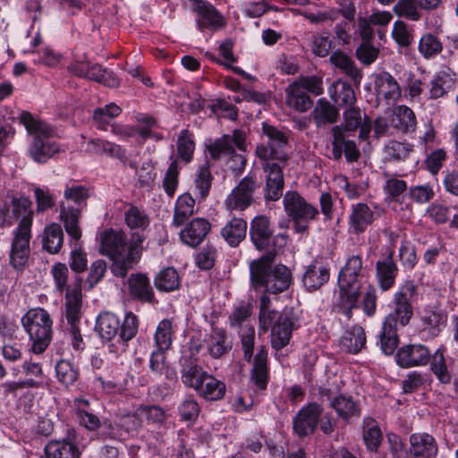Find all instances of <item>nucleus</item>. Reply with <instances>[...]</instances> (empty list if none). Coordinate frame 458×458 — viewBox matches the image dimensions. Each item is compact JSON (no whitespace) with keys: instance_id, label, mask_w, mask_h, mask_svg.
Here are the masks:
<instances>
[{"instance_id":"nucleus-28","label":"nucleus","mask_w":458,"mask_h":458,"mask_svg":"<svg viewBox=\"0 0 458 458\" xmlns=\"http://www.w3.org/2000/svg\"><path fill=\"white\" fill-rule=\"evenodd\" d=\"M210 228V223L207 219L194 218L181 231L180 239L184 244L196 247L204 241Z\"/></svg>"},{"instance_id":"nucleus-22","label":"nucleus","mask_w":458,"mask_h":458,"mask_svg":"<svg viewBox=\"0 0 458 458\" xmlns=\"http://www.w3.org/2000/svg\"><path fill=\"white\" fill-rule=\"evenodd\" d=\"M429 349L421 344H406L395 355L396 362L402 368L425 366L430 361Z\"/></svg>"},{"instance_id":"nucleus-46","label":"nucleus","mask_w":458,"mask_h":458,"mask_svg":"<svg viewBox=\"0 0 458 458\" xmlns=\"http://www.w3.org/2000/svg\"><path fill=\"white\" fill-rule=\"evenodd\" d=\"M195 199L189 193L180 195L175 202L172 225L181 226L195 212Z\"/></svg>"},{"instance_id":"nucleus-10","label":"nucleus","mask_w":458,"mask_h":458,"mask_svg":"<svg viewBox=\"0 0 458 458\" xmlns=\"http://www.w3.org/2000/svg\"><path fill=\"white\" fill-rule=\"evenodd\" d=\"M21 322L32 341V352L42 353L52 339L53 321L50 315L44 309H31L23 316Z\"/></svg>"},{"instance_id":"nucleus-25","label":"nucleus","mask_w":458,"mask_h":458,"mask_svg":"<svg viewBox=\"0 0 458 458\" xmlns=\"http://www.w3.org/2000/svg\"><path fill=\"white\" fill-rule=\"evenodd\" d=\"M268 379L267 352L264 346H260L254 357L253 368L250 371V384L255 391L263 392L267 389Z\"/></svg>"},{"instance_id":"nucleus-20","label":"nucleus","mask_w":458,"mask_h":458,"mask_svg":"<svg viewBox=\"0 0 458 458\" xmlns=\"http://www.w3.org/2000/svg\"><path fill=\"white\" fill-rule=\"evenodd\" d=\"M394 249L387 247L376 263V278L383 292L389 291L394 285L398 276L399 269L394 260Z\"/></svg>"},{"instance_id":"nucleus-2","label":"nucleus","mask_w":458,"mask_h":458,"mask_svg":"<svg viewBox=\"0 0 458 458\" xmlns=\"http://www.w3.org/2000/svg\"><path fill=\"white\" fill-rule=\"evenodd\" d=\"M416 294L417 285L411 280L405 281L394 293L392 300L394 309L385 318L378 335L380 349L386 355L393 354L398 346V327H404L410 324Z\"/></svg>"},{"instance_id":"nucleus-13","label":"nucleus","mask_w":458,"mask_h":458,"mask_svg":"<svg viewBox=\"0 0 458 458\" xmlns=\"http://www.w3.org/2000/svg\"><path fill=\"white\" fill-rule=\"evenodd\" d=\"M260 160L265 179V199L267 200H277L283 195L284 186L283 169L287 165L288 160H278L270 157L267 153L257 156Z\"/></svg>"},{"instance_id":"nucleus-56","label":"nucleus","mask_w":458,"mask_h":458,"mask_svg":"<svg viewBox=\"0 0 458 458\" xmlns=\"http://www.w3.org/2000/svg\"><path fill=\"white\" fill-rule=\"evenodd\" d=\"M386 182L383 186L386 199L389 201L401 203L403 192L407 190V183L404 180L394 175L385 174Z\"/></svg>"},{"instance_id":"nucleus-48","label":"nucleus","mask_w":458,"mask_h":458,"mask_svg":"<svg viewBox=\"0 0 458 458\" xmlns=\"http://www.w3.org/2000/svg\"><path fill=\"white\" fill-rule=\"evenodd\" d=\"M212 174L208 161L199 165L194 179L195 194L199 200L205 199L209 194L212 184Z\"/></svg>"},{"instance_id":"nucleus-51","label":"nucleus","mask_w":458,"mask_h":458,"mask_svg":"<svg viewBox=\"0 0 458 458\" xmlns=\"http://www.w3.org/2000/svg\"><path fill=\"white\" fill-rule=\"evenodd\" d=\"M135 120L140 125V140L144 142L148 139H152L155 141H160L164 136L160 132L154 131L153 129L157 127V119L147 114H138Z\"/></svg>"},{"instance_id":"nucleus-9","label":"nucleus","mask_w":458,"mask_h":458,"mask_svg":"<svg viewBox=\"0 0 458 458\" xmlns=\"http://www.w3.org/2000/svg\"><path fill=\"white\" fill-rule=\"evenodd\" d=\"M208 151L213 159L228 158V166L234 172H241L245 168L246 159L241 153H236V148L240 151L246 150V135L242 131L234 130L230 134H225L216 139L208 147Z\"/></svg>"},{"instance_id":"nucleus-1","label":"nucleus","mask_w":458,"mask_h":458,"mask_svg":"<svg viewBox=\"0 0 458 458\" xmlns=\"http://www.w3.org/2000/svg\"><path fill=\"white\" fill-rule=\"evenodd\" d=\"M416 294L417 285L411 280L405 281L394 293L392 300L394 309L385 318L378 335L380 349L386 355L393 354L398 346V327H404L410 324Z\"/></svg>"},{"instance_id":"nucleus-53","label":"nucleus","mask_w":458,"mask_h":458,"mask_svg":"<svg viewBox=\"0 0 458 458\" xmlns=\"http://www.w3.org/2000/svg\"><path fill=\"white\" fill-rule=\"evenodd\" d=\"M330 62L342 70L354 82L360 83L361 74L351 57L340 51L334 52L330 56Z\"/></svg>"},{"instance_id":"nucleus-7","label":"nucleus","mask_w":458,"mask_h":458,"mask_svg":"<svg viewBox=\"0 0 458 458\" xmlns=\"http://www.w3.org/2000/svg\"><path fill=\"white\" fill-rule=\"evenodd\" d=\"M19 119L31 137L28 152L35 162L46 163L59 151L57 144L51 140L54 130L49 124L26 111L20 114Z\"/></svg>"},{"instance_id":"nucleus-12","label":"nucleus","mask_w":458,"mask_h":458,"mask_svg":"<svg viewBox=\"0 0 458 458\" xmlns=\"http://www.w3.org/2000/svg\"><path fill=\"white\" fill-rule=\"evenodd\" d=\"M251 311L247 304L235 307L229 317L230 327L237 329L241 339L244 360L250 362L253 357L255 328L250 321Z\"/></svg>"},{"instance_id":"nucleus-54","label":"nucleus","mask_w":458,"mask_h":458,"mask_svg":"<svg viewBox=\"0 0 458 458\" xmlns=\"http://www.w3.org/2000/svg\"><path fill=\"white\" fill-rule=\"evenodd\" d=\"M124 219L129 228L138 230L136 233L146 236L145 230L149 225V217L143 210L135 206H131L124 212Z\"/></svg>"},{"instance_id":"nucleus-6","label":"nucleus","mask_w":458,"mask_h":458,"mask_svg":"<svg viewBox=\"0 0 458 458\" xmlns=\"http://www.w3.org/2000/svg\"><path fill=\"white\" fill-rule=\"evenodd\" d=\"M259 330L264 333L271 330V345L281 350L288 345L296 320L286 312L280 313L271 308L270 297L264 295L259 299Z\"/></svg>"},{"instance_id":"nucleus-17","label":"nucleus","mask_w":458,"mask_h":458,"mask_svg":"<svg viewBox=\"0 0 458 458\" xmlns=\"http://www.w3.org/2000/svg\"><path fill=\"white\" fill-rule=\"evenodd\" d=\"M68 69L78 77L95 81L109 88H117L120 85V81L115 75L98 64L74 62L71 64Z\"/></svg>"},{"instance_id":"nucleus-42","label":"nucleus","mask_w":458,"mask_h":458,"mask_svg":"<svg viewBox=\"0 0 458 458\" xmlns=\"http://www.w3.org/2000/svg\"><path fill=\"white\" fill-rule=\"evenodd\" d=\"M195 391L206 400L217 401L225 394V384L208 373Z\"/></svg>"},{"instance_id":"nucleus-63","label":"nucleus","mask_w":458,"mask_h":458,"mask_svg":"<svg viewBox=\"0 0 458 458\" xmlns=\"http://www.w3.org/2000/svg\"><path fill=\"white\" fill-rule=\"evenodd\" d=\"M413 151V146L408 142L391 140L385 147L386 157L391 161H403Z\"/></svg>"},{"instance_id":"nucleus-15","label":"nucleus","mask_w":458,"mask_h":458,"mask_svg":"<svg viewBox=\"0 0 458 458\" xmlns=\"http://www.w3.org/2000/svg\"><path fill=\"white\" fill-rule=\"evenodd\" d=\"M264 135L267 137V144H259L257 146L256 156H261L265 152L268 157L278 160H289V156L285 151L288 146V135L278 130L276 127L264 123L262 124Z\"/></svg>"},{"instance_id":"nucleus-57","label":"nucleus","mask_w":458,"mask_h":458,"mask_svg":"<svg viewBox=\"0 0 458 458\" xmlns=\"http://www.w3.org/2000/svg\"><path fill=\"white\" fill-rule=\"evenodd\" d=\"M430 360V369L437 380L442 384L451 383L452 376L446 365L444 350L437 349L431 355Z\"/></svg>"},{"instance_id":"nucleus-59","label":"nucleus","mask_w":458,"mask_h":458,"mask_svg":"<svg viewBox=\"0 0 458 458\" xmlns=\"http://www.w3.org/2000/svg\"><path fill=\"white\" fill-rule=\"evenodd\" d=\"M155 285L157 290L172 292L179 288L180 277L177 271L173 267L162 269L155 277Z\"/></svg>"},{"instance_id":"nucleus-30","label":"nucleus","mask_w":458,"mask_h":458,"mask_svg":"<svg viewBox=\"0 0 458 458\" xmlns=\"http://www.w3.org/2000/svg\"><path fill=\"white\" fill-rule=\"evenodd\" d=\"M435 438L427 433H414L410 437V454L415 458H434L437 454Z\"/></svg>"},{"instance_id":"nucleus-62","label":"nucleus","mask_w":458,"mask_h":458,"mask_svg":"<svg viewBox=\"0 0 458 458\" xmlns=\"http://www.w3.org/2000/svg\"><path fill=\"white\" fill-rule=\"evenodd\" d=\"M195 149L193 134L189 130H182L177 140V154L182 161L189 163L191 161Z\"/></svg>"},{"instance_id":"nucleus-39","label":"nucleus","mask_w":458,"mask_h":458,"mask_svg":"<svg viewBox=\"0 0 458 458\" xmlns=\"http://www.w3.org/2000/svg\"><path fill=\"white\" fill-rule=\"evenodd\" d=\"M246 234L247 222L240 217L232 218L221 229V236L231 247H237Z\"/></svg>"},{"instance_id":"nucleus-31","label":"nucleus","mask_w":458,"mask_h":458,"mask_svg":"<svg viewBox=\"0 0 458 458\" xmlns=\"http://www.w3.org/2000/svg\"><path fill=\"white\" fill-rule=\"evenodd\" d=\"M329 276L327 266L321 261L314 260L306 267L302 276V283L309 292H313L327 283Z\"/></svg>"},{"instance_id":"nucleus-29","label":"nucleus","mask_w":458,"mask_h":458,"mask_svg":"<svg viewBox=\"0 0 458 458\" xmlns=\"http://www.w3.org/2000/svg\"><path fill=\"white\" fill-rule=\"evenodd\" d=\"M250 240L259 250L266 249L273 235V229L270 221L266 216H257L250 222Z\"/></svg>"},{"instance_id":"nucleus-44","label":"nucleus","mask_w":458,"mask_h":458,"mask_svg":"<svg viewBox=\"0 0 458 458\" xmlns=\"http://www.w3.org/2000/svg\"><path fill=\"white\" fill-rule=\"evenodd\" d=\"M120 329V320L111 312L100 313L96 323V330L99 336L106 341L115 337Z\"/></svg>"},{"instance_id":"nucleus-16","label":"nucleus","mask_w":458,"mask_h":458,"mask_svg":"<svg viewBox=\"0 0 458 458\" xmlns=\"http://www.w3.org/2000/svg\"><path fill=\"white\" fill-rule=\"evenodd\" d=\"M30 238V221L25 220L13 231L10 263L16 269L22 268L28 261Z\"/></svg>"},{"instance_id":"nucleus-4","label":"nucleus","mask_w":458,"mask_h":458,"mask_svg":"<svg viewBox=\"0 0 458 458\" xmlns=\"http://www.w3.org/2000/svg\"><path fill=\"white\" fill-rule=\"evenodd\" d=\"M276 254L267 252L249 264L250 282L254 291H262L264 295L279 294L293 284L292 271L283 264L274 265Z\"/></svg>"},{"instance_id":"nucleus-27","label":"nucleus","mask_w":458,"mask_h":458,"mask_svg":"<svg viewBox=\"0 0 458 458\" xmlns=\"http://www.w3.org/2000/svg\"><path fill=\"white\" fill-rule=\"evenodd\" d=\"M81 281L78 279L73 287H67L65 295V318L67 324H76L81 323Z\"/></svg>"},{"instance_id":"nucleus-41","label":"nucleus","mask_w":458,"mask_h":458,"mask_svg":"<svg viewBox=\"0 0 458 458\" xmlns=\"http://www.w3.org/2000/svg\"><path fill=\"white\" fill-rule=\"evenodd\" d=\"M64 232L57 223H51L44 228L42 247L49 254L58 253L64 244Z\"/></svg>"},{"instance_id":"nucleus-55","label":"nucleus","mask_w":458,"mask_h":458,"mask_svg":"<svg viewBox=\"0 0 458 458\" xmlns=\"http://www.w3.org/2000/svg\"><path fill=\"white\" fill-rule=\"evenodd\" d=\"M391 36L401 48H408L414 43L412 28L402 20H397L393 23Z\"/></svg>"},{"instance_id":"nucleus-60","label":"nucleus","mask_w":458,"mask_h":458,"mask_svg":"<svg viewBox=\"0 0 458 458\" xmlns=\"http://www.w3.org/2000/svg\"><path fill=\"white\" fill-rule=\"evenodd\" d=\"M207 374L208 372L204 371L200 366L190 361L182 366V381L186 386L196 390Z\"/></svg>"},{"instance_id":"nucleus-38","label":"nucleus","mask_w":458,"mask_h":458,"mask_svg":"<svg viewBox=\"0 0 458 458\" xmlns=\"http://www.w3.org/2000/svg\"><path fill=\"white\" fill-rule=\"evenodd\" d=\"M392 125L402 133L414 132L417 127L415 113L407 106H396L393 112Z\"/></svg>"},{"instance_id":"nucleus-45","label":"nucleus","mask_w":458,"mask_h":458,"mask_svg":"<svg viewBox=\"0 0 458 458\" xmlns=\"http://www.w3.org/2000/svg\"><path fill=\"white\" fill-rule=\"evenodd\" d=\"M328 94L335 105L352 106L356 101V96L352 86L342 80L334 82L328 89Z\"/></svg>"},{"instance_id":"nucleus-52","label":"nucleus","mask_w":458,"mask_h":458,"mask_svg":"<svg viewBox=\"0 0 458 458\" xmlns=\"http://www.w3.org/2000/svg\"><path fill=\"white\" fill-rule=\"evenodd\" d=\"M393 12L397 16L411 21H420L423 15L418 0H397Z\"/></svg>"},{"instance_id":"nucleus-36","label":"nucleus","mask_w":458,"mask_h":458,"mask_svg":"<svg viewBox=\"0 0 458 458\" xmlns=\"http://www.w3.org/2000/svg\"><path fill=\"white\" fill-rule=\"evenodd\" d=\"M32 202L28 198H14L10 203H7V215L10 216V225L15 220L21 218L20 223L23 221H30V229H31L34 212L31 209Z\"/></svg>"},{"instance_id":"nucleus-40","label":"nucleus","mask_w":458,"mask_h":458,"mask_svg":"<svg viewBox=\"0 0 458 458\" xmlns=\"http://www.w3.org/2000/svg\"><path fill=\"white\" fill-rule=\"evenodd\" d=\"M286 105L297 112H306L312 106L309 94L294 81L285 89Z\"/></svg>"},{"instance_id":"nucleus-49","label":"nucleus","mask_w":458,"mask_h":458,"mask_svg":"<svg viewBox=\"0 0 458 458\" xmlns=\"http://www.w3.org/2000/svg\"><path fill=\"white\" fill-rule=\"evenodd\" d=\"M174 335V328L172 320L168 318L161 320L154 334L156 348L167 352L172 346Z\"/></svg>"},{"instance_id":"nucleus-11","label":"nucleus","mask_w":458,"mask_h":458,"mask_svg":"<svg viewBox=\"0 0 458 458\" xmlns=\"http://www.w3.org/2000/svg\"><path fill=\"white\" fill-rule=\"evenodd\" d=\"M283 204L286 215L293 222V229L297 233H307L310 222L316 220L319 214L318 209L297 191H286Z\"/></svg>"},{"instance_id":"nucleus-19","label":"nucleus","mask_w":458,"mask_h":458,"mask_svg":"<svg viewBox=\"0 0 458 458\" xmlns=\"http://www.w3.org/2000/svg\"><path fill=\"white\" fill-rule=\"evenodd\" d=\"M323 408L317 403H310L302 407L293 420V429L299 437L312 434L318 427Z\"/></svg>"},{"instance_id":"nucleus-35","label":"nucleus","mask_w":458,"mask_h":458,"mask_svg":"<svg viewBox=\"0 0 458 458\" xmlns=\"http://www.w3.org/2000/svg\"><path fill=\"white\" fill-rule=\"evenodd\" d=\"M128 288L130 295L142 302H152L154 292L150 285L149 279L142 274H131L128 278Z\"/></svg>"},{"instance_id":"nucleus-23","label":"nucleus","mask_w":458,"mask_h":458,"mask_svg":"<svg viewBox=\"0 0 458 458\" xmlns=\"http://www.w3.org/2000/svg\"><path fill=\"white\" fill-rule=\"evenodd\" d=\"M320 394L329 399L330 407L335 411L341 420L349 421L352 418L360 416L361 410L360 404L352 396L339 394L331 397L330 391L327 388H322Z\"/></svg>"},{"instance_id":"nucleus-21","label":"nucleus","mask_w":458,"mask_h":458,"mask_svg":"<svg viewBox=\"0 0 458 458\" xmlns=\"http://www.w3.org/2000/svg\"><path fill=\"white\" fill-rule=\"evenodd\" d=\"M420 332L427 339H434L447 325V313L437 307L427 308L420 319Z\"/></svg>"},{"instance_id":"nucleus-34","label":"nucleus","mask_w":458,"mask_h":458,"mask_svg":"<svg viewBox=\"0 0 458 458\" xmlns=\"http://www.w3.org/2000/svg\"><path fill=\"white\" fill-rule=\"evenodd\" d=\"M344 123L341 126L343 131H353L360 128V138L366 140L371 130L369 120L362 119L361 111L359 107L350 106L344 112Z\"/></svg>"},{"instance_id":"nucleus-33","label":"nucleus","mask_w":458,"mask_h":458,"mask_svg":"<svg viewBox=\"0 0 458 458\" xmlns=\"http://www.w3.org/2000/svg\"><path fill=\"white\" fill-rule=\"evenodd\" d=\"M366 333L362 327L355 325L347 329L340 339V349L351 354H358L365 347Z\"/></svg>"},{"instance_id":"nucleus-24","label":"nucleus","mask_w":458,"mask_h":458,"mask_svg":"<svg viewBox=\"0 0 458 458\" xmlns=\"http://www.w3.org/2000/svg\"><path fill=\"white\" fill-rule=\"evenodd\" d=\"M375 220L374 211L363 202L352 205L348 217L349 230L354 234L364 233Z\"/></svg>"},{"instance_id":"nucleus-61","label":"nucleus","mask_w":458,"mask_h":458,"mask_svg":"<svg viewBox=\"0 0 458 458\" xmlns=\"http://www.w3.org/2000/svg\"><path fill=\"white\" fill-rule=\"evenodd\" d=\"M122 112L120 106L114 103L106 105L104 107L95 109L93 113V121L98 129L106 131L110 124V121L117 117Z\"/></svg>"},{"instance_id":"nucleus-32","label":"nucleus","mask_w":458,"mask_h":458,"mask_svg":"<svg viewBox=\"0 0 458 458\" xmlns=\"http://www.w3.org/2000/svg\"><path fill=\"white\" fill-rule=\"evenodd\" d=\"M204 345L208 354L215 359L222 357L232 349V344L227 339L225 330L214 325H212L211 333L204 339Z\"/></svg>"},{"instance_id":"nucleus-50","label":"nucleus","mask_w":458,"mask_h":458,"mask_svg":"<svg viewBox=\"0 0 458 458\" xmlns=\"http://www.w3.org/2000/svg\"><path fill=\"white\" fill-rule=\"evenodd\" d=\"M47 458H79L78 448L67 441H53L45 447Z\"/></svg>"},{"instance_id":"nucleus-8","label":"nucleus","mask_w":458,"mask_h":458,"mask_svg":"<svg viewBox=\"0 0 458 458\" xmlns=\"http://www.w3.org/2000/svg\"><path fill=\"white\" fill-rule=\"evenodd\" d=\"M90 196V189L85 185L71 181L64 191V198L67 201L73 202L76 207L66 206L64 201L60 202L59 218L64 223V229L68 235L79 241L81 237V229L79 221L81 210L87 206V200Z\"/></svg>"},{"instance_id":"nucleus-64","label":"nucleus","mask_w":458,"mask_h":458,"mask_svg":"<svg viewBox=\"0 0 458 458\" xmlns=\"http://www.w3.org/2000/svg\"><path fill=\"white\" fill-rule=\"evenodd\" d=\"M177 410L181 420L192 423L198 419L200 407L192 396H187L180 403Z\"/></svg>"},{"instance_id":"nucleus-43","label":"nucleus","mask_w":458,"mask_h":458,"mask_svg":"<svg viewBox=\"0 0 458 458\" xmlns=\"http://www.w3.org/2000/svg\"><path fill=\"white\" fill-rule=\"evenodd\" d=\"M362 438L369 451L377 452L383 435L378 423L372 417H365L362 420Z\"/></svg>"},{"instance_id":"nucleus-47","label":"nucleus","mask_w":458,"mask_h":458,"mask_svg":"<svg viewBox=\"0 0 458 458\" xmlns=\"http://www.w3.org/2000/svg\"><path fill=\"white\" fill-rule=\"evenodd\" d=\"M86 150L91 154L117 158H123L125 155V150L120 145L100 139L89 140Z\"/></svg>"},{"instance_id":"nucleus-18","label":"nucleus","mask_w":458,"mask_h":458,"mask_svg":"<svg viewBox=\"0 0 458 458\" xmlns=\"http://www.w3.org/2000/svg\"><path fill=\"white\" fill-rule=\"evenodd\" d=\"M259 187L254 176L242 178L225 199V207L229 210L242 211L253 202V193Z\"/></svg>"},{"instance_id":"nucleus-3","label":"nucleus","mask_w":458,"mask_h":458,"mask_svg":"<svg viewBox=\"0 0 458 458\" xmlns=\"http://www.w3.org/2000/svg\"><path fill=\"white\" fill-rule=\"evenodd\" d=\"M144 240V234L132 233L128 245L122 231L108 229L101 233L99 251L113 261L111 271L115 276L124 277L132 268L140 257Z\"/></svg>"},{"instance_id":"nucleus-14","label":"nucleus","mask_w":458,"mask_h":458,"mask_svg":"<svg viewBox=\"0 0 458 458\" xmlns=\"http://www.w3.org/2000/svg\"><path fill=\"white\" fill-rule=\"evenodd\" d=\"M191 10L196 14V25L200 31H217L226 25L225 16L209 2L190 0Z\"/></svg>"},{"instance_id":"nucleus-58","label":"nucleus","mask_w":458,"mask_h":458,"mask_svg":"<svg viewBox=\"0 0 458 458\" xmlns=\"http://www.w3.org/2000/svg\"><path fill=\"white\" fill-rule=\"evenodd\" d=\"M418 50L424 58L430 59L442 52L443 44L437 35L428 32L421 36Z\"/></svg>"},{"instance_id":"nucleus-5","label":"nucleus","mask_w":458,"mask_h":458,"mask_svg":"<svg viewBox=\"0 0 458 458\" xmlns=\"http://www.w3.org/2000/svg\"><path fill=\"white\" fill-rule=\"evenodd\" d=\"M362 259L360 254L348 257L338 275L339 297L335 310L351 319L352 310L358 308L362 279Z\"/></svg>"},{"instance_id":"nucleus-26","label":"nucleus","mask_w":458,"mask_h":458,"mask_svg":"<svg viewBox=\"0 0 458 458\" xmlns=\"http://www.w3.org/2000/svg\"><path fill=\"white\" fill-rule=\"evenodd\" d=\"M375 88L377 98L385 100L387 105L395 103L401 98L400 85L389 72L377 75Z\"/></svg>"},{"instance_id":"nucleus-37","label":"nucleus","mask_w":458,"mask_h":458,"mask_svg":"<svg viewBox=\"0 0 458 458\" xmlns=\"http://www.w3.org/2000/svg\"><path fill=\"white\" fill-rule=\"evenodd\" d=\"M311 116L318 128L335 123L339 116V111L327 99L319 98L311 112Z\"/></svg>"}]
</instances>
